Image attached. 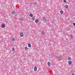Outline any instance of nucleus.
<instances>
[{
    "label": "nucleus",
    "instance_id": "nucleus-19",
    "mask_svg": "<svg viewBox=\"0 0 75 75\" xmlns=\"http://www.w3.org/2000/svg\"><path fill=\"white\" fill-rule=\"evenodd\" d=\"M42 34H44V31H42Z\"/></svg>",
    "mask_w": 75,
    "mask_h": 75
},
{
    "label": "nucleus",
    "instance_id": "nucleus-26",
    "mask_svg": "<svg viewBox=\"0 0 75 75\" xmlns=\"http://www.w3.org/2000/svg\"><path fill=\"white\" fill-rule=\"evenodd\" d=\"M20 20H21V21L23 20V19H20Z\"/></svg>",
    "mask_w": 75,
    "mask_h": 75
},
{
    "label": "nucleus",
    "instance_id": "nucleus-13",
    "mask_svg": "<svg viewBox=\"0 0 75 75\" xmlns=\"http://www.w3.org/2000/svg\"><path fill=\"white\" fill-rule=\"evenodd\" d=\"M67 30L69 31V30H70V28L69 27H68L67 28Z\"/></svg>",
    "mask_w": 75,
    "mask_h": 75
},
{
    "label": "nucleus",
    "instance_id": "nucleus-23",
    "mask_svg": "<svg viewBox=\"0 0 75 75\" xmlns=\"http://www.w3.org/2000/svg\"><path fill=\"white\" fill-rule=\"evenodd\" d=\"M73 37V36H72V35H71V36H70V37Z\"/></svg>",
    "mask_w": 75,
    "mask_h": 75
},
{
    "label": "nucleus",
    "instance_id": "nucleus-25",
    "mask_svg": "<svg viewBox=\"0 0 75 75\" xmlns=\"http://www.w3.org/2000/svg\"><path fill=\"white\" fill-rule=\"evenodd\" d=\"M72 75H75V74H74V73H73L72 74Z\"/></svg>",
    "mask_w": 75,
    "mask_h": 75
},
{
    "label": "nucleus",
    "instance_id": "nucleus-15",
    "mask_svg": "<svg viewBox=\"0 0 75 75\" xmlns=\"http://www.w3.org/2000/svg\"><path fill=\"white\" fill-rule=\"evenodd\" d=\"M60 13H61V14H63L64 12H63V11H62V10H61L60 11Z\"/></svg>",
    "mask_w": 75,
    "mask_h": 75
},
{
    "label": "nucleus",
    "instance_id": "nucleus-7",
    "mask_svg": "<svg viewBox=\"0 0 75 75\" xmlns=\"http://www.w3.org/2000/svg\"><path fill=\"white\" fill-rule=\"evenodd\" d=\"M28 46L29 48H31V45L30 43L28 44Z\"/></svg>",
    "mask_w": 75,
    "mask_h": 75
},
{
    "label": "nucleus",
    "instance_id": "nucleus-22",
    "mask_svg": "<svg viewBox=\"0 0 75 75\" xmlns=\"http://www.w3.org/2000/svg\"><path fill=\"white\" fill-rule=\"evenodd\" d=\"M64 3H67V1L65 0H64Z\"/></svg>",
    "mask_w": 75,
    "mask_h": 75
},
{
    "label": "nucleus",
    "instance_id": "nucleus-27",
    "mask_svg": "<svg viewBox=\"0 0 75 75\" xmlns=\"http://www.w3.org/2000/svg\"><path fill=\"white\" fill-rule=\"evenodd\" d=\"M54 54H53V55H54Z\"/></svg>",
    "mask_w": 75,
    "mask_h": 75
},
{
    "label": "nucleus",
    "instance_id": "nucleus-14",
    "mask_svg": "<svg viewBox=\"0 0 75 75\" xmlns=\"http://www.w3.org/2000/svg\"><path fill=\"white\" fill-rule=\"evenodd\" d=\"M32 19L33 20H35V16H33L32 17Z\"/></svg>",
    "mask_w": 75,
    "mask_h": 75
},
{
    "label": "nucleus",
    "instance_id": "nucleus-8",
    "mask_svg": "<svg viewBox=\"0 0 75 75\" xmlns=\"http://www.w3.org/2000/svg\"><path fill=\"white\" fill-rule=\"evenodd\" d=\"M37 70V67H35L34 69V70L35 71H36Z\"/></svg>",
    "mask_w": 75,
    "mask_h": 75
},
{
    "label": "nucleus",
    "instance_id": "nucleus-3",
    "mask_svg": "<svg viewBox=\"0 0 75 75\" xmlns=\"http://www.w3.org/2000/svg\"><path fill=\"white\" fill-rule=\"evenodd\" d=\"M61 56H60L58 58V59H59V61H61Z\"/></svg>",
    "mask_w": 75,
    "mask_h": 75
},
{
    "label": "nucleus",
    "instance_id": "nucleus-12",
    "mask_svg": "<svg viewBox=\"0 0 75 75\" xmlns=\"http://www.w3.org/2000/svg\"><path fill=\"white\" fill-rule=\"evenodd\" d=\"M65 7L66 8H68V5H66L65 6Z\"/></svg>",
    "mask_w": 75,
    "mask_h": 75
},
{
    "label": "nucleus",
    "instance_id": "nucleus-11",
    "mask_svg": "<svg viewBox=\"0 0 75 75\" xmlns=\"http://www.w3.org/2000/svg\"><path fill=\"white\" fill-rule=\"evenodd\" d=\"M47 65L49 66H50V65H51V64L50 63V62H49L47 63Z\"/></svg>",
    "mask_w": 75,
    "mask_h": 75
},
{
    "label": "nucleus",
    "instance_id": "nucleus-10",
    "mask_svg": "<svg viewBox=\"0 0 75 75\" xmlns=\"http://www.w3.org/2000/svg\"><path fill=\"white\" fill-rule=\"evenodd\" d=\"M12 14L13 15H14L16 14V13H15V11H13L12 12Z\"/></svg>",
    "mask_w": 75,
    "mask_h": 75
},
{
    "label": "nucleus",
    "instance_id": "nucleus-21",
    "mask_svg": "<svg viewBox=\"0 0 75 75\" xmlns=\"http://www.w3.org/2000/svg\"><path fill=\"white\" fill-rule=\"evenodd\" d=\"M34 4H35V5H37V3L36 2H35L34 3Z\"/></svg>",
    "mask_w": 75,
    "mask_h": 75
},
{
    "label": "nucleus",
    "instance_id": "nucleus-9",
    "mask_svg": "<svg viewBox=\"0 0 75 75\" xmlns=\"http://www.w3.org/2000/svg\"><path fill=\"white\" fill-rule=\"evenodd\" d=\"M29 16H30V17H33V14H31V13H30Z\"/></svg>",
    "mask_w": 75,
    "mask_h": 75
},
{
    "label": "nucleus",
    "instance_id": "nucleus-6",
    "mask_svg": "<svg viewBox=\"0 0 75 75\" xmlns=\"http://www.w3.org/2000/svg\"><path fill=\"white\" fill-rule=\"evenodd\" d=\"M43 20L45 21H47V19H46V18L45 17H43Z\"/></svg>",
    "mask_w": 75,
    "mask_h": 75
},
{
    "label": "nucleus",
    "instance_id": "nucleus-20",
    "mask_svg": "<svg viewBox=\"0 0 75 75\" xmlns=\"http://www.w3.org/2000/svg\"><path fill=\"white\" fill-rule=\"evenodd\" d=\"M12 50L13 51H15V49H14V48H13L12 49Z\"/></svg>",
    "mask_w": 75,
    "mask_h": 75
},
{
    "label": "nucleus",
    "instance_id": "nucleus-1",
    "mask_svg": "<svg viewBox=\"0 0 75 75\" xmlns=\"http://www.w3.org/2000/svg\"><path fill=\"white\" fill-rule=\"evenodd\" d=\"M5 26L6 24L4 23H3L1 25V27L2 28H4L5 27Z\"/></svg>",
    "mask_w": 75,
    "mask_h": 75
},
{
    "label": "nucleus",
    "instance_id": "nucleus-2",
    "mask_svg": "<svg viewBox=\"0 0 75 75\" xmlns=\"http://www.w3.org/2000/svg\"><path fill=\"white\" fill-rule=\"evenodd\" d=\"M39 22V20L38 19H36L35 20V23H38Z\"/></svg>",
    "mask_w": 75,
    "mask_h": 75
},
{
    "label": "nucleus",
    "instance_id": "nucleus-24",
    "mask_svg": "<svg viewBox=\"0 0 75 75\" xmlns=\"http://www.w3.org/2000/svg\"><path fill=\"white\" fill-rule=\"evenodd\" d=\"M73 24L74 25H75V23H73Z\"/></svg>",
    "mask_w": 75,
    "mask_h": 75
},
{
    "label": "nucleus",
    "instance_id": "nucleus-5",
    "mask_svg": "<svg viewBox=\"0 0 75 75\" xmlns=\"http://www.w3.org/2000/svg\"><path fill=\"white\" fill-rule=\"evenodd\" d=\"M72 61H68V64L69 65H71L72 64Z\"/></svg>",
    "mask_w": 75,
    "mask_h": 75
},
{
    "label": "nucleus",
    "instance_id": "nucleus-16",
    "mask_svg": "<svg viewBox=\"0 0 75 75\" xmlns=\"http://www.w3.org/2000/svg\"><path fill=\"white\" fill-rule=\"evenodd\" d=\"M68 59H69V60H71V57H69L68 58Z\"/></svg>",
    "mask_w": 75,
    "mask_h": 75
},
{
    "label": "nucleus",
    "instance_id": "nucleus-17",
    "mask_svg": "<svg viewBox=\"0 0 75 75\" xmlns=\"http://www.w3.org/2000/svg\"><path fill=\"white\" fill-rule=\"evenodd\" d=\"M25 49L26 50H28V48H27V47H25Z\"/></svg>",
    "mask_w": 75,
    "mask_h": 75
},
{
    "label": "nucleus",
    "instance_id": "nucleus-4",
    "mask_svg": "<svg viewBox=\"0 0 75 75\" xmlns=\"http://www.w3.org/2000/svg\"><path fill=\"white\" fill-rule=\"evenodd\" d=\"M20 35V36L22 37H23V35H24L23 34V33H21Z\"/></svg>",
    "mask_w": 75,
    "mask_h": 75
},
{
    "label": "nucleus",
    "instance_id": "nucleus-18",
    "mask_svg": "<svg viewBox=\"0 0 75 75\" xmlns=\"http://www.w3.org/2000/svg\"><path fill=\"white\" fill-rule=\"evenodd\" d=\"M15 40V39H14L13 38V39L11 40V41H14V40Z\"/></svg>",
    "mask_w": 75,
    "mask_h": 75
}]
</instances>
